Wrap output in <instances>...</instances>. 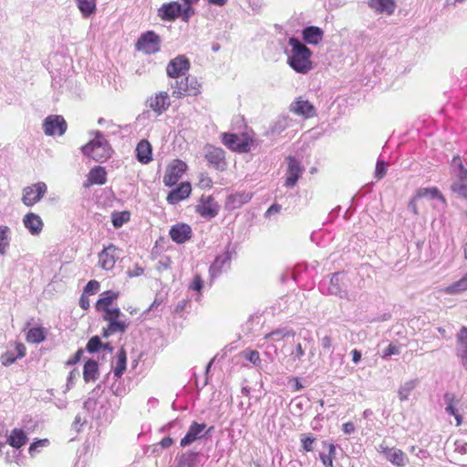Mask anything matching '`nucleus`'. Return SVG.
<instances>
[{
  "instance_id": "f257e3e1",
  "label": "nucleus",
  "mask_w": 467,
  "mask_h": 467,
  "mask_svg": "<svg viewBox=\"0 0 467 467\" xmlns=\"http://www.w3.org/2000/svg\"><path fill=\"white\" fill-rule=\"evenodd\" d=\"M288 45L290 49L286 55L289 67L299 74L309 73L314 67L311 60L312 51L296 37H290Z\"/></svg>"
},
{
  "instance_id": "f03ea898",
  "label": "nucleus",
  "mask_w": 467,
  "mask_h": 467,
  "mask_svg": "<svg viewBox=\"0 0 467 467\" xmlns=\"http://www.w3.org/2000/svg\"><path fill=\"white\" fill-rule=\"evenodd\" d=\"M81 150L84 155L99 162L107 161L112 153L110 145L99 131H96L95 138Z\"/></svg>"
},
{
  "instance_id": "7ed1b4c3",
  "label": "nucleus",
  "mask_w": 467,
  "mask_h": 467,
  "mask_svg": "<svg viewBox=\"0 0 467 467\" xmlns=\"http://www.w3.org/2000/svg\"><path fill=\"white\" fill-rule=\"evenodd\" d=\"M102 317L108 322V326L103 328L104 337H109L116 333L123 334L130 326V322L123 319L124 315L118 307L103 313Z\"/></svg>"
},
{
  "instance_id": "20e7f679",
  "label": "nucleus",
  "mask_w": 467,
  "mask_h": 467,
  "mask_svg": "<svg viewBox=\"0 0 467 467\" xmlns=\"http://www.w3.org/2000/svg\"><path fill=\"white\" fill-rule=\"evenodd\" d=\"M451 166L453 180L451 189L461 198L467 199V170L459 156L452 159Z\"/></svg>"
},
{
  "instance_id": "39448f33",
  "label": "nucleus",
  "mask_w": 467,
  "mask_h": 467,
  "mask_svg": "<svg viewBox=\"0 0 467 467\" xmlns=\"http://www.w3.org/2000/svg\"><path fill=\"white\" fill-rule=\"evenodd\" d=\"M445 412L453 416L456 426L462 423V414L467 410V403L453 392H446L443 396Z\"/></svg>"
},
{
  "instance_id": "423d86ee",
  "label": "nucleus",
  "mask_w": 467,
  "mask_h": 467,
  "mask_svg": "<svg viewBox=\"0 0 467 467\" xmlns=\"http://www.w3.org/2000/svg\"><path fill=\"white\" fill-rule=\"evenodd\" d=\"M172 96L181 99L185 96H197L201 93V84L193 77H186L181 80H176L171 85Z\"/></svg>"
},
{
  "instance_id": "0eeeda50",
  "label": "nucleus",
  "mask_w": 467,
  "mask_h": 467,
  "mask_svg": "<svg viewBox=\"0 0 467 467\" xmlns=\"http://www.w3.org/2000/svg\"><path fill=\"white\" fill-rule=\"evenodd\" d=\"M222 141L230 150L241 153L248 152L252 144V140L248 137L233 133H223Z\"/></svg>"
},
{
  "instance_id": "6e6552de",
  "label": "nucleus",
  "mask_w": 467,
  "mask_h": 467,
  "mask_svg": "<svg viewBox=\"0 0 467 467\" xmlns=\"http://www.w3.org/2000/svg\"><path fill=\"white\" fill-rule=\"evenodd\" d=\"M171 98L168 92L159 91L150 96L146 100V106L157 116L162 115L171 106Z\"/></svg>"
},
{
  "instance_id": "1a4fd4ad",
  "label": "nucleus",
  "mask_w": 467,
  "mask_h": 467,
  "mask_svg": "<svg viewBox=\"0 0 467 467\" xmlns=\"http://www.w3.org/2000/svg\"><path fill=\"white\" fill-rule=\"evenodd\" d=\"M204 158L208 163L218 171H225L227 162L225 152L223 149L207 144L204 147Z\"/></svg>"
},
{
  "instance_id": "9d476101",
  "label": "nucleus",
  "mask_w": 467,
  "mask_h": 467,
  "mask_svg": "<svg viewBox=\"0 0 467 467\" xmlns=\"http://www.w3.org/2000/svg\"><path fill=\"white\" fill-rule=\"evenodd\" d=\"M161 38L153 31H148L140 36L138 39L136 47L140 51L150 55L160 50Z\"/></svg>"
},
{
  "instance_id": "9b49d317",
  "label": "nucleus",
  "mask_w": 467,
  "mask_h": 467,
  "mask_svg": "<svg viewBox=\"0 0 467 467\" xmlns=\"http://www.w3.org/2000/svg\"><path fill=\"white\" fill-rule=\"evenodd\" d=\"M379 453L397 467H404L409 462V458L404 451L395 447H388L381 443L377 448Z\"/></svg>"
},
{
  "instance_id": "f8f14e48",
  "label": "nucleus",
  "mask_w": 467,
  "mask_h": 467,
  "mask_svg": "<svg viewBox=\"0 0 467 467\" xmlns=\"http://www.w3.org/2000/svg\"><path fill=\"white\" fill-rule=\"evenodd\" d=\"M47 189V185L44 182H37L32 186L26 187L23 191L22 202L26 206L34 205L43 198Z\"/></svg>"
},
{
  "instance_id": "ddd939ff",
  "label": "nucleus",
  "mask_w": 467,
  "mask_h": 467,
  "mask_svg": "<svg viewBox=\"0 0 467 467\" xmlns=\"http://www.w3.org/2000/svg\"><path fill=\"white\" fill-rule=\"evenodd\" d=\"M187 169V164L180 160L172 161L167 167L163 182L167 186H173L182 178Z\"/></svg>"
},
{
  "instance_id": "4468645a",
  "label": "nucleus",
  "mask_w": 467,
  "mask_h": 467,
  "mask_svg": "<svg viewBox=\"0 0 467 467\" xmlns=\"http://www.w3.org/2000/svg\"><path fill=\"white\" fill-rule=\"evenodd\" d=\"M43 129L47 136H61L66 132L67 123L62 116H48L44 120Z\"/></svg>"
},
{
  "instance_id": "2eb2a0df",
  "label": "nucleus",
  "mask_w": 467,
  "mask_h": 467,
  "mask_svg": "<svg viewBox=\"0 0 467 467\" xmlns=\"http://www.w3.org/2000/svg\"><path fill=\"white\" fill-rule=\"evenodd\" d=\"M190 68V61L185 56H178L171 59L166 67L167 75L172 78H179L185 75Z\"/></svg>"
},
{
  "instance_id": "dca6fc26",
  "label": "nucleus",
  "mask_w": 467,
  "mask_h": 467,
  "mask_svg": "<svg viewBox=\"0 0 467 467\" xmlns=\"http://www.w3.org/2000/svg\"><path fill=\"white\" fill-rule=\"evenodd\" d=\"M196 212L202 217L213 218L219 212V205L211 195H202L196 206Z\"/></svg>"
},
{
  "instance_id": "f3484780",
  "label": "nucleus",
  "mask_w": 467,
  "mask_h": 467,
  "mask_svg": "<svg viewBox=\"0 0 467 467\" xmlns=\"http://www.w3.org/2000/svg\"><path fill=\"white\" fill-rule=\"evenodd\" d=\"M118 248L109 244L99 254V265L104 270H111L115 266L118 255Z\"/></svg>"
},
{
  "instance_id": "a211bd4d",
  "label": "nucleus",
  "mask_w": 467,
  "mask_h": 467,
  "mask_svg": "<svg viewBox=\"0 0 467 467\" xmlns=\"http://www.w3.org/2000/svg\"><path fill=\"white\" fill-rule=\"evenodd\" d=\"M252 197L253 193L245 191L232 193L225 200V209L230 211L239 209L244 204L249 202Z\"/></svg>"
},
{
  "instance_id": "6ab92c4d",
  "label": "nucleus",
  "mask_w": 467,
  "mask_h": 467,
  "mask_svg": "<svg viewBox=\"0 0 467 467\" xmlns=\"http://www.w3.org/2000/svg\"><path fill=\"white\" fill-rule=\"evenodd\" d=\"M290 111L305 119L312 118L316 115L315 107L306 99L298 98L291 103Z\"/></svg>"
},
{
  "instance_id": "aec40b11",
  "label": "nucleus",
  "mask_w": 467,
  "mask_h": 467,
  "mask_svg": "<svg viewBox=\"0 0 467 467\" xmlns=\"http://www.w3.org/2000/svg\"><path fill=\"white\" fill-rule=\"evenodd\" d=\"M182 5L178 2L163 4L158 10V16L164 21H173L181 16Z\"/></svg>"
},
{
  "instance_id": "412c9836",
  "label": "nucleus",
  "mask_w": 467,
  "mask_h": 467,
  "mask_svg": "<svg viewBox=\"0 0 467 467\" xmlns=\"http://www.w3.org/2000/svg\"><path fill=\"white\" fill-rule=\"evenodd\" d=\"M206 425L204 423L193 422L186 435L181 440V446L186 447L204 436Z\"/></svg>"
},
{
  "instance_id": "4be33fe9",
  "label": "nucleus",
  "mask_w": 467,
  "mask_h": 467,
  "mask_svg": "<svg viewBox=\"0 0 467 467\" xmlns=\"http://www.w3.org/2000/svg\"><path fill=\"white\" fill-rule=\"evenodd\" d=\"M303 172L299 162L294 158H288V168L285 185L286 187H294Z\"/></svg>"
},
{
  "instance_id": "5701e85b",
  "label": "nucleus",
  "mask_w": 467,
  "mask_h": 467,
  "mask_svg": "<svg viewBox=\"0 0 467 467\" xmlns=\"http://www.w3.org/2000/svg\"><path fill=\"white\" fill-rule=\"evenodd\" d=\"M231 263V254L229 252H225L222 254H219L213 265L210 266V275L212 278H214L221 275L223 271L230 267Z\"/></svg>"
},
{
  "instance_id": "b1692460",
  "label": "nucleus",
  "mask_w": 467,
  "mask_h": 467,
  "mask_svg": "<svg viewBox=\"0 0 467 467\" xmlns=\"http://www.w3.org/2000/svg\"><path fill=\"white\" fill-rule=\"evenodd\" d=\"M170 236L173 242L183 244L191 238L192 229L186 223H178L171 228Z\"/></svg>"
},
{
  "instance_id": "393cba45",
  "label": "nucleus",
  "mask_w": 467,
  "mask_h": 467,
  "mask_svg": "<svg viewBox=\"0 0 467 467\" xmlns=\"http://www.w3.org/2000/svg\"><path fill=\"white\" fill-rule=\"evenodd\" d=\"M119 296V293L113 290H108L101 293L95 305L96 310L103 313L108 310H112L113 307H110V306Z\"/></svg>"
},
{
  "instance_id": "a878e982",
  "label": "nucleus",
  "mask_w": 467,
  "mask_h": 467,
  "mask_svg": "<svg viewBox=\"0 0 467 467\" xmlns=\"http://www.w3.org/2000/svg\"><path fill=\"white\" fill-rule=\"evenodd\" d=\"M25 227L32 235H38L43 230V221L39 215L34 213H28L23 218Z\"/></svg>"
},
{
  "instance_id": "bb28decb",
  "label": "nucleus",
  "mask_w": 467,
  "mask_h": 467,
  "mask_svg": "<svg viewBox=\"0 0 467 467\" xmlns=\"http://www.w3.org/2000/svg\"><path fill=\"white\" fill-rule=\"evenodd\" d=\"M457 356L461 358L462 364L467 370V327H462L457 335Z\"/></svg>"
},
{
  "instance_id": "cd10ccee",
  "label": "nucleus",
  "mask_w": 467,
  "mask_h": 467,
  "mask_svg": "<svg viewBox=\"0 0 467 467\" xmlns=\"http://www.w3.org/2000/svg\"><path fill=\"white\" fill-rule=\"evenodd\" d=\"M192 192L190 182H182L178 188L171 191L167 196V202L171 204H176L186 199Z\"/></svg>"
},
{
  "instance_id": "c85d7f7f",
  "label": "nucleus",
  "mask_w": 467,
  "mask_h": 467,
  "mask_svg": "<svg viewBox=\"0 0 467 467\" xmlns=\"http://www.w3.org/2000/svg\"><path fill=\"white\" fill-rule=\"evenodd\" d=\"M136 156L140 162L147 164L152 160V148L150 143L146 140H140L136 147Z\"/></svg>"
},
{
  "instance_id": "c756f323",
  "label": "nucleus",
  "mask_w": 467,
  "mask_h": 467,
  "mask_svg": "<svg viewBox=\"0 0 467 467\" xmlns=\"http://www.w3.org/2000/svg\"><path fill=\"white\" fill-rule=\"evenodd\" d=\"M303 39L310 45L319 44L324 36V32L317 26H307L302 32Z\"/></svg>"
},
{
  "instance_id": "7c9ffc66",
  "label": "nucleus",
  "mask_w": 467,
  "mask_h": 467,
  "mask_svg": "<svg viewBox=\"0 0 467 467\" xmlns=\"http://www.w3.org/2000/svg\"><path fill=\"white\" fill-rule=\"evenodd\" d=\"M368 5L379 13L392 15L396 8L395 0H369Z\"/></svg>"
},
{
  "instance_id": "2f4dec72",
  "label": "nucleus",
  "mask_w": 467,
  "mask_h": 467,
  "mask_svg": "<svg viewBox=\"0 0 467 467\" xmlns=\"http://www.w3.org/2000/svg\"><path fill=\"white\" fill-rule=\"evenodd\" d=\"M28 441L26 433L22 429H14L7 437V442L16 449H20Z\"/></svg>"
},
{
  "instance_id": "473e14b6",
  "label": "nucleus",
  "mask_w": 467,
  "mask_h": 467,
  "mask_svg": "<svg viewBox=\"0 0 467 467\" xmlns=\"http://www.w3.org/2000/svg\"><path fill=\"white\" fill-rule=\"evenodd\" d=\"M99 375L98 362L92 359L88 360L83 368V378L86 382H94Z\"/></svg>"
},
{
  "instance_id": "72a5a7b5",
  "label": "nucleus",
  "mask_w": 467,
  "mask_h": 467,
  "mask_svg": "<svg viewBox=\"0 0 467 467\" xmlns=\"http://www.w3.org/2000/svg\"><path fill=\"white\" fill-rule=\"evenodd\" d=\"M107 172L105 168L97 166L90 170L88 174V184H99L106 183Z\"/></svg>"
},
{
  "instance_id": "f704fd0d",
  "label": "nucleus",
  "mask_w": 467,
  "mask_h": 467,
  "mask_svg": "<svg viewBox=\"0 0 467 467\" xmlns=\"http://www.w3.org/2000/svg\"><path fill=\"white\" fill-rule=\"evenodd\" d=\"M416 198L438 199L442 204L446 203L445 198L436 187L419 189L416 192Z\"/></svg>"
},
{
  "instance_id": "c9c22d12",
  "label": "nucleus",
  "mask_w": 467,
  "mask_h": 467,
  "mask_svg": "<svg viewBox=\"0 0 467 467\" xmlns=\"http://www.w3.org/2000/svg\"><path fill=\"white\" fill-rule=\"evenodd\" d=\"M342 275L337 273L334 274L330 278V284L328 286V293L331 295L338 296L339 297H345L347 296V292L345 289L341 287Z\"/></svg>"
},
{
  "instance_id": "e433bc0d",
  "label": "nucleus",
  "mask_w": 467,
  "mask_h": 467,
  "mask_svg": "<svg viewBox=\"0 0 467 467\" xmlns=\"http://www.w3.org/2000/svg\"><path fill=\"white\" fill-rule=\"evenodd\" d=\"M11 243V229L6 225H0V254L5 255Z\"/></svg>"
},
{
  "instance_id": "4c0bfd02",
  "label": "nucleus",
  "mask_w": 467,
  "mask_h": 467,
  "mask_svg": "<svg viewBox=\"0 0 467 467\" xmlns=\"http://www.w3.org/2000/svg\"><path fill=\"white\" fill-rule=\"evenodd\" d=\"M126 352L123 348H121L117 354L116 362L113 367V373L115 377L120 378L123 375L124 371L126 370Z\"/></svg>"
},
{
  "instance_id": "58836bf2",
  "label": "nucleus",
  "mask_w": 467,
  "mask_h": 467,
  "mask_svg": "<svg viewBox=\"0 0 467 467\" xmlns=\"http://www.w3.org/2000/svg\"><path fill=\"white\" fill-rule=\"evenodd\" d=\"M465 290H467V273L460 280L444 288V292L449 295L460 294Z\"/></svg>"
},
{
  "instance_id": "ea45409f",
  "label": "nucleus",
  "mask_w": 467,
  "mask_h": 467,
  "mask_svg": "<svg viewBox=\"0 0 467 467\" xmlns=\"http://www.w3.org/2000/svg\"><path fill=\"white\" fill-rule=\"evenodd\" d=\"M77 5L85 17L90 16L96 11V0H76Z\"/></svg>"
},
{
  "instance_id": "a19ab883",
  "label": "nucleus",
  "mask_w": 467,
  "mask_h": 467,
  "mask_svg": "<svg viewBox=\"0 0 467 467\" xmlns=\"http://www.w3.org/2000/svg\"><path fill=\"white\" fill-rule=\"evenodd\" d=\"M418 384L417 379H411L404 382L399 389L398 395L401 401L408 400L411 392Z\"/></svg>"
},
{
  "instance_id": "79ce46f5",
  "label": "nucleus",
  "mask_w": 467,
  "mask_h": 467,
  "mask_svg": "<svg viewBox=\"0 0 467 467\" xmlns=\"http://www.w3.org/2000/svg\"><path fill=\"white\" fill-rule=\"evenodd\" d=\"M293 335L290 331L280 328L276 329L275 331H272L271 333H268L265 335V339L267 343H269L272 347H275V343L277 341L282 340L284 337Z\"/></svg>"
},
{
  "instance_id": "37998d69",
  "label": "nucleus",
  "mask_w": 467,
  "mask_h": 467,
  "mask_svg": "<svg viewBox=\"0 0 467 467\" xmlns=\"http://www.w3.org/2000/svg\"><path fill=\"white\" fill-rule=\"evenodd\" d=\"M46 338V333L42 327L30 328L26 334V340L29 343L37 344L44 341Z\"/></svg>"
},
{
  "instance_id": "c03bdc74",
  "label": "nucleus",
  "mask_w": 467,
  "mask_h": 467,
  "mask_svg": "<svg viewBox=\"0 0 467 467\" xmlns=\"http://www.w3.org/2000/svg\"><path fill=\"white\" fill-rule=\"evenodd\" d=\"M49 445V441L47 439H41L34 441L28 448V453L31 457H35L36 454L40 453L43 448H46Z\"/></svg>"
},
{
  "instance_id": "a18cd8bd",
  "label": "nucleus",
  "mask_w": 467,
  "mask_h": 467,
  "mask_svg": "<svg viewBox=\"0 0 467 467\" xmlns=\"http://www.w3.org/2000/svg\"><path fill=\"white\" fill-rule=\"evenodd\" d=\"M175 467H194L195 455L193 453H184L176 459Z\"/></svg>"
},
{
  "instance_id": "49530a36",
  "label": "nucleus",
  "mask_w": 467,
  "mask_h": 467,
  "mask_svg": "<svg viewBox=\"0 0 467 467\" xmlns=\"http://www.w3.org/2000/svg\"><path fill=\"white\" fill-rule=\"evenodd\" d=\"M129 220H130V213L127 212L114 213L112 214V224L116 228L121 227Z\"/></svg>"
},
{
  "instance_id": "de8ad7c7",
  "label": "nucleus",
  "mask_w": 467,
  "mask_h": 467,
  "mask_svg": "<svg viewBox=\"0 0 467 467\" xmlns=\"http://www.w3.org/2000/svg\"><path fill=\"white\" fill-rule=\"evenodd\" d=\"M305 355V350L303 349L301 344H297L296 348L290 354V359L293 361L292 366L294 368L298 367V361Z\"/></svg>"
},
{
  "instance_id": "09e8293b",
  "label": "nucleus",
  "mask_w": 467,
  "mask_h": 467,
  "mask_svg": "<svg viewBox=\"0 0 467 467\" xmlns=\"http://www.w3.org/2000/svg\"><path fill=\"white\" fill-rule=\"evenodd\" d=\"M102 348V343H101V340L100 338L98 337V336H95V337H92L88 344H87V350L89 352V353H94V352H97L99 351V349H100Z\"/></svg>"
},
{
  "instance_id": "8fccbe9b",
  "label": "nucleus",
  "mask_w": 467,
  "mask_h": 467,
  "mask_svg": "<svg viewBox=\"0 0 467 467\" xmlns=\"http://www.w3.org/2000/svg\"><path fill=\"white\" fill-rule=\"evenodd\" d=\"M244 357L255 366H258L261 362L259 353L255 350H244L243 352Z\"/></svg>"
},
{
  "instance_id": "3c124183",
  "label": "nucleus",
  "mask_w": 467,
  "mask_h": 467,
  "mask_svg": "<svg viewBox=\"0 0 467 467\" xmlns=\"http://www.w3.org/2000/svg\"><path fill=\"white\" fill-rule=\"evenodd\" d=\"M302 448L306 451H313V443L315 441V438L312 436L307 435H302L300 438Z\"/></svg>"
},
{
  "instance_id": "603ef678",
  "label": "nucleus",
  "mask_w": 467,
  "mask_h": 467,
  "mask_svg": "<svg viewBox=\"0 0 467 467\" xmlns=\"http://www.w3.org/2000/svg\"><path fill=\"white\" fill-rule=\"evenodd\" d=\"M400 353V348L399 346L394 344H389L383 351L382 358H388L393 355H399Z\"/></svg>"
},
{
  "instance_id": "864d4df0",
  "label": "nucleus",
  "mask_w": 467,
  "mask_h": 467,
  "mask_svg": "<svg viewBox=\"0 0 467 467\" xmlns=\"http://www.w3.org/2000/svg\"><path fill=\"white\" fill-rule=\"evenodd\" d=\"M99 283L96 280L89 281L84 289V294L94 295L99 290Z\"/></svg>"
},
{
  "instance_id": "5fc2aeb1",
  "label": "nucleus",
  "mask_w": 467,
  "mask_h": 467,
  "mask_svg": "<svg viewBox=\"0 0 467 467\" xmlns=\"http://www.w3.org/2000/svg\"><path fill=\"white\" fill-rule=\"evenodd\" d=\"M386 163L382 161H378L375 170V177L378 179H381L386 175Z\"/></svg>"
},
{
  "instance_id": "6e6d98bb",
  "label": "nucleus",
  "mask_w": 467,
  "mask_h": 467,
  "mask_svg": "<svg viewBox=\"0 0 467 467\" xmlns=\"http://www.w3.org/2000/svg\"><path fill=\"white\" fill-rule=\"evenodd\" d=\"M17 359L16 356H15L12 352L7 351L1 356V362L4 366H9L13 364Z\"/></svg>"
},
{
  "instance_id": "4d7b16f0",
  "label": "nucleus",
  "mask_w": 467,
  "mask_h": 467,
  "mask_svg": "<svg viewBox=\"0 0 467 467\" xmlns=\"http://www.w3.org/2000/svg\"><path fill=\"white\" fill-rule=\"evenodd\" d=\"M198 185L202 189L211 188L213 186V181L209 176L201 174Z\"/></svg>"
},
{
  "instance_id": "13d9d810",
  "label": "nucleus",
  "mask_w": 467,
  "mask_h": 467,
  "mask_svg": "<svg viewBox=\"0 0 467 467\" xmlns=\"http://www.w3.org/2000/svg\"><path fill=\"white\" fill-rule=\"evenodd\" d=\"M202 286H203V282L202 280V277L200 275H196L191 284V289L196 291V292H201V290L202 289Z\"/></svg>"
},
{
  "instance_id": "bf43d9fd",
  "label": "nucleus",
  "mask_w": 467,
  "mask_h": 467,
  "mask_svg": "<svg viewBox=\"0 0 467 467\" xmlns=\"http://www.w3.org/2000/svg\"><path fill=\"white\" fill-rule=\"evenodd\" d=\"M193 13V9L191 7V5H188L185 8L182 7L181 16L184 22H188Z\"/></svg>"
},
{
  "instance_id": "052dcab7",
  "label": "nucleus",
  "mask_w": 467,
  "mask_h": 467,
  "mask_svg": "<svg viewBox=\"0 0 467 467\" xmlns=\"http://www.w3.org/2000/svg\"><path fill=\"white\" fill-rule=\"evenodd\" d=\"M83 353H84L83 349H78L76 352V354L66 362V364L67 366H71V365L76 364L77 362L79 361V359L81 358Z\"/></svg>"
},
{
  "instance_id": "680f3d73",
  "label": "nucleus",
  "mask_w": 467,
  "mask_h": 467,
  "mask_svg": "<svg viewBox=\"0 0 467 467\" xmlns=\"http://www.w3.org/2000/svg\"><path fill=\"white\" fill-rule=\"evenodd\" d=\"M319 458L326 467H333V458L325 453H320Z\"/></svg>"
},
{
  "instance_id": "e2e57ef3",
  "label": "nucleus",
  "mask_w": 467,
  "mask_h": 467,
  "mask_svg": "<svg viewBox=\"0 0 467 467\" xmlns=\"http://www.w3.org/2000/svg\"><path fill=\"white\" fill-rule=\"evenodd\" d=\"M416 194L412 197V199L409 202V209L415 214H419L418 207H417V200Z\"/></svg>"
},
{
  "instance_id": "0e129e2a",
  "label": "nucleus",
  "mask_w": 467,
  "mask_h": 467,
  "mask_svg": "<svg viewBox=\"0 0 467 467\" xmlns=\"http://www.w3.org/2000/svg\"><path fill=\"white\" fill-rule=\"evenodd\" d=\"M342 430L344 433L346 434H351L355 431V425L354 423L348 421L343 424Z\"/></svg>"
},
{
  "instance_id": "69168bd1",
  "label": "nucleus",
  "mask_w": 467,
  "mask_h": 467,
  "mask_svg": "<svg viewBox=\"0 0 467 467\" xmlns=\"http://www.w3.org/2000/svg\"><path fill=\"white\" fill-rule=\"evenodd\" d=\"M16 358H21L25 357V355H26V347L21 343H17L16 346Z\"/></svg>"
},
{
  "instance_id": "338daca9",
  "label": "nucleus",
  "mask_w": 467,
  "mask_h": 467,
  "mask_svg": "<svg viewBox=\"0 0 467 467\" xmlns=\"http://www.w3.org/2000/svg\"><path fill=\"white\" fill-rule=\"evenodd\" d=\"M455 445H456L457 451H459L462 454L467 452V442L458 441H456Z\"/></svg>"
},
{
  "instance_id": "774afa93",
  "label": "nucleus",
  "mask_w": 467,
  "mask_h": 467,
  "mask_svg": "<svg viewBox=\"0 0 467 467\" xmlns=\"http://www.w3.org/2000/svg\"><path fill=\"white\" fill-rule=\"evenodd\" d=\"M79 306L85 310L89 307V299L85 295L81 296L79 299Z\"/></svg>"
}]
</instances>
